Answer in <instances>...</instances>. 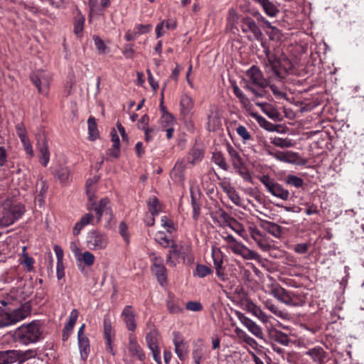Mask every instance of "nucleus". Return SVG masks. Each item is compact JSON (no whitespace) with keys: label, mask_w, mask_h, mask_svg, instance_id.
<instances>
[{"label":"nucleus","mask_w":364,"mask_h":364,"mask_svg":"<svg viewBox=\"0 0 364 364\" xmlns=\"http://www.w3.org/2000/svg\"><path fill=\"white\" fill-rule=\"evenodd\" d=\"M228 226L230 227L232 230H234L243 238H245L247 237V233L245 230L244 229L243 225L240 222H238L235 218H233V220Z\"/></svg>","instance_id":"37998d69"},{"label":"nucleus","mask_w":364,"mask_h":364,"mask_svg":"<svg viewBox=\"0 0 364 364\" xmlns=\"http://www.w3.org/2000/svg\"><path fill=\"white\" fill-rule=\"evenodd\" d=\"M129 350L133 356H135L140 360H144L145 358V355L143 353L142 349L138 345L137 343H130L129 346Z\"/></svg>","instance_id":"c03bdc74"},{"label":"nucleus","mask_w":364,"mask_h":364,"mask_svg":"<svg viewBox=\"0 0 364 364\" xmlns=\"http://www.w3.org/2000/svg\"><path fill=\"white\" fill-rule=\"evenodd\" d=\"M161 225L166 229V231L169 233H172L176 231L174 223L172 220H170L167 216H163L161 219Z\"/></svg>","instance_id":"6e6d98bb"},{"label":"nucleus","mask_w":364,"mask_h":364,"mask_svg":"<svg viewBox=\"0 0 364 364\" xmlns=\"http://www.w3.org/2000/svg\"><path fill=\"white\" fill-rule=\"evenodd\" d=\"M31 301H26L14 310V315L16 316V320L20 321L31 314Z\"/></svg>","instance_id":"6ab92c4d"},{"label":"nucleus","mask_w":364,"mask_h":364,"mask_svg":"<svg viewBox=\"0 0 364 364\" xmlns=\"http://www.w3.org/2000/svg\"><path fill=\"white\" fill-rule=\"evenodd\" d=\"M26 336L28 341H38L41 338V332L38 321H32L26 327Z\"/></svg>","instance_id":"4468645a"},{"label":"nucleus","mask_w":364,"mask_h":364,"mask_svg":"<svg viewBox=\"0 0 364 364\" xmlns=\"http://www.w3.org/2000/svg\"><path fill=\"white\" fill-rule=\"evenodd\" d=\"M103 328L105 339L106 341H112L114 336V333L112 326L110 315L109 314H107L104 316Z\"/></svg>","instance_id":"b1692460"},{"label":"nucleus","mask_w":364,"mask_h":364,"mask_svg":"<svg viewBox=\"0 0 364 364\" xmlns=\"http://www.w3.org/2000/svg\"><path fill=\"white\" fill-rule=\"evenodd\" d=\"M54 176L60 183L65 184L70 181V171L67 166H59L55 170Z\"/></svg>","instance_id":"393cba45"},{"label":"nucleus","mask_w":364,"mask_h":364,"mask_svg":"<svg viewBox=\"0 0 364 364\" xmlns=\"http://www.w3.org/2000/svg\"><path fill=\"white\" fill-rule=\"evenodd\" d=\"M47 190L48 186L46 185V181H42L41 182V189L35 197V200L38 203L40 206L44 203V198L46 197Z\"/></svg>","instance_id":"09e8293b"},{"label":"nucleus","mask_w":364,"mask_h":364,"mask_svg":"<svg viewBox=\"0 0 364 364\" xmlns=\"http://www.w3.org/2000/svg\"><path fill=\"white\" fill-rule=\"evenodd\" d=\"M119 231L121 236L128 243L129 242V235L128 233V227L125 222L122 221L119 225Z\"/></svg>","instance_id":"e2e57ef3"},{"label":"nucleus","mask_w":364,"mask_h":364,"mask_svg":"<svg viewBox=\"0 0 364 364\" xmlns=\"http://www.w3.org/2000/svg\"><path fill=\"white\" fill-rule=\"evenodd\" d=\"M232 90L234 95L239 99L240 102L244 108H247L251 105L250 100L236 84L232 85Z\"/></svg>","instance_id":"473e14b6"},{"label":"nucleus","mask_w":364,"mask_h":364,"mask_svg":"<svg viewBox=\"0 0 364 364\" xmlns=\"http://www.w3.org/2000/svg\"><path fill=\"white\" fill-rule=\"evenodd\" d=\"M212 257L217 277L222 281H225L228 278L225 267L223 266V260L221 251L219 249H213Z\"/></svg>","instance_id":"9b49d317"},{"label":"nucleus","mask_w":364,"mask_h":364,"mask_svg":"<svg viewBox=\"0 0 364 364\" xmlns=\"http://www.w3.org/2000/svg\"><path fill=\"white\" fill-rule=\"evenodd\" d=\"M166 306L169 312L171 314H178L183 310L182 307L178 303H175L173 299V296L171 294L168 295V300L166 301Z\"/></svg>","instance_id":"49530a36"},{"label":"nucleus","mask_w":364,"mask_h":364,"mask_svg":"<svg viewBox=\"0 0 364 364\" xmlns=\"http://www.w3.org/2000/svg\"><path fill=\"white\" fill-rule=\"evenodd\" d=\"M17 357L15 350L0 351V364H9L14 362Z\"/></svg>","instance_id":"c9c22d12"},{"label":"nucleus","mask_w":364,"mask_h":364,"mask_svg":"<svg viewBox=\"0 0 364 364\" xmlns=\"http://www.w3.org/2000/svg\"><path fill=\"white\" fill-rule=\"evenodd\" d=\"M212 272L213 270L209 267L204 264H197L194 275H197L200 278H204Z\"/></svg>","instance_id":"8fccbe9b"},{"label":"nucleus","mask_w":364,"mask_h":364,"mask_svg":"<svg viewBox=\"0 0 364 364\" xmlns=\"http://www.w3.org/2000/svg\"><path fill=\"white\" fill-rule=\"evenodd\" d=\"M106 154H107V156H109L110 158L118 159L120 156V146H114V145H112V146L111 148H109L107 150Z\"/></svg>","instance_id":"69168bd1"},{"label":"nucleus","mask_w":364,"mask_h":364,"mask_svg":"<svg viewBox=\"0 0 364 364\" xmlns=\"http://www.w3.org/2000/svg\"><path fill=\"white\" fill-rule=\"evenodd\" d=\"M246 79L244 80V89L253 95L252 98L255 101V98H263L267 95V88L268 87V77H264L263 73L257 65H252L245 73Z\"/></svg>","instance_id":"f257e3e1"},{"label":"nucleus","mask_w":364,"mask_h":364,"mask_svg":"<svg viewBox=\"0 0 364 364\" xmlns=\"http://www.w3.org/2000/svg\"><path fill=\"white\" fill-rule=\"evenodd\" d=\"M191 206L193 208V219L195 221H197L200 215V205L197 201L196 198L192 191L191 192Z\"/></svg>","instance_id":"a18cd8bd"},{"label":"nucleus","mask_w":364,"mask_h":364,"mask_svg":"<svg viewBox=\"0 0 364 364\" xmlns=\"http://www.w3.org/2000/svg\"><path fill=\"white\" fill-rule=\"evenodd\" d=\"M186 307L188 310L192 311H200L203 309V306L199 301H188L186 303Z\"/></svg>","instance_id":"774afa93"},{"label":"nucleus","mask_w":364,"mask_h":364,"mask_svg":"<svg viewBox=\"0 0 364 364\" xmlns=\"http://www.w3.org/2000/svg\"><path fill=\"white\" fill-rule=\"evenodd\" d=\"M93 40L98 53L100 54H105L107 52L108 48L105 46L102 39L98 36H94Z\"/></svg>","instance_id":"5fc2aeb1"},{"label":"nucleus","mask_w":364,"mask_h":364,"mask_svg":"<svg viewBox=\"0 0 364 364\" xmlns=\"http://www.w3.org/2000/svg\"><path fill=\"white\" fill-rule=\"evenodd\" d=\"M265 306L274 314L282 318H285L288 316V314L287 312L279 310L277 306H276L274 304H273L272 302L269 301L266 302Z\"/></svg>","instance_id":"3c124183"},{"label":"nucleus","mask_w":364,"mask_h":364,"mask_svg":"<svg viewBox=\"0 0 364 364\" xmlns=\"http://www.w3.org/2000/svg\"><path fill=\"white\" fill-rule=\"evenodd\" d=\"M203 157L204 151L200 148L194 146L188 151L187 161L189 164L195 165L201 161Z\"/></svg>","instance_id":"aec40b11"},{"label":"nucleus","mask_w":364,"mask_h":364,"mask_svg":"<svg viewBox=\"0 0 364 364\" xmlns=\"http://www.w3.org/2000/svg\"><path fill=\"white\" fill-rule=\"evenodd\" d=\"M292 63L288 58H282L277 65L276 69H273L272 71L274 75L275 80L279 82H283V80L292 69Z\"/></svg>","instance_id":"9d476101"},{"label":"nucleus","mask_w":364,"mask_h":364,"mask_svg":"<svg viewBox=\"0 0 364 364\" xmlns=\"http://www.w3.org/2000/svg\"><path fill=\"white\" fill-rule=\"evenodd\" d=\"M88 125V139L90 141H95L100 137V132L97 129L96 119L94 117L90 116L87 120Z\"/></svg>","instance_id":"a878e982"},{"label":"nucleus","mask_w":364,"mask_h":364,"mask_svg":"<svg viewBox=\"0 0 364 364\" xmlns=\"http://www.w3.org/2000/svg\"><path fill=\"white\" fill-rule=\"evenodd\" d=\"M212 161L224 171H228L229 166L221 151H215L212 155Z\"/></svg>","instance_id":"cd10ccee"},{"label":"nucleus","mask_w":364,"mask_h":364,"mask_svg":"<svg viewBox=\"0 0 364 364\" xmlns=\"http://www.w3.org/2000/svg\"><path fill=\"white\" fill-rule=\"evenodd\" d=\"M149 348L151 350L154 360L159 364H161L160 350L157 343H147Z\"/></svg>","instance_id":"864d4df0"},{"label":"nucleus","mask_w":364,"mask_h":364,"mask_svg":"<svg viewBox=\"0 0 364 364\" xmlns=\"http://www.w3.org/2000/svg\"><path fill=\"white\" fill-rule=\"evenodd\" d=\"M240 23L241 30L243 33H247L251 32L257 41L262 40L263 33L252 18L250 16L243 17Z\"/></svg>","instance_id":"6e6552de"},{"label":"nucleus","mask_w":364,"mask_h":364,"mask_svg":"<svg viewBox=\"0 0 364 364\" xmlns=\"http://www.w3.org/2000/svg\"><path fill=\"white\" fill-rule=\"evenodd\" d=\"M108 243V239L105 234L99 231H91L87 237V245L93 250L105 249Z\"/></svg>","instance_id":"0eeeda50"},{"label":"nucleus","mask_w":364,"mask_h":364,"mask_svg":"<svg viewBox=\"0 0 364 364\" xmlns=\"http://www.w3.org/2000/svg\"><path fill=\"white\" fill-rule=\"evenodd\" d=\"M254 1L258 3L262 7L265 14L270 17L276 16L277 14L279 12V10L277 8V6L269 0Z\"/></svg>","instance_id":"a211bd4d"},{"label":"nucleus","mask_w":364,"mask_h":364,"mask_svg":"<svg viewBox=\"0 0 364 364\" xmlns=\"http://www.w3.org/2000/svg\"><path fill=\"white\" fill-rule=\"evenodd\" d=\"M274 296L281 302L292 306L302 305L304 302L302 296L294 291H287L282 287L273 291Z\"/></svg>","instance_id":"39448f33"},{"label":"nucleus","mask_w":364,"mask_h":364,"mask_svg":"<svg viewBox=\"0 0 364 364\" xmlns=\"http://www.w3.org/2000/svg\"><path fill=\"white\" fill-rule=\"evenodd\" d=\"M148 210L152 216L159 215L161 211V203L159 200L156 196H151L149 198L147 202Z\"/></svg>","instance_id":"bb28decb"},{"label":"nucleus","mask_w":364,"mask_h":364,"mask_svg":"<svg viewBox=\"0 0 364 364\" xmlns=\"http://www.w3.org/2000/svg\"><path fill=\"white\" fill-rule=\"evenodd\" d=\"M255 105L259 107L262 111L265 113L269 118L275 119L277 118L278 113L272 107L271 105L266 102H255Z\"/></svg>","instance_id":"c756f323"},{"label":"nucleus","mask_w":364,"mask_h":364,"mask_svg":"<svg viewBox=\"0 0 364 364\" xmlns=\"http://www.w3.org/2000/svg\"><path fill=\"white\" fill-rule=\"evenodd\" d=\"M236 132L237 134L243 139L244 141H247L252 139V136L247 131V128L243 125H240L237 127Z\"/></svg>","instance_id":"13d9d810"},{"label":"nucleus","mask_w":364,"mask_h":364,"mask_svg":"<svg viewBox=\"0 0 364 364\" xmlns=\"http://www.w3.org/2000/svg\"><path fill=\"white\" fill-rule=\"evenodd\" d=\"M223 191L228 195L229 198L232 203L238 205L240 202V197L235 191V188L232 186L223 187Z\"/></svg>","instance_id":"de8ad7c7"},{"label":"nucleus","mask_w":364,"mask_h":364,"mask_svg":"<svg viewBox=\"0 0 364 364\" xmlns=\"http://www.w3.org/2000/svg\"><path fill=\"white\" fill-rule=\"evenodd\" d=\"M176 122V119L172 114L161 115L159 123L161 129L172 127Z\"/></svg>","instance_id":"58836bf2"},{"label":"nucleus","mask_w":364,"mask_h":364,"mask_svg":"<svg viewBox=\"0 0 364 364\" xmlns=\"http://www.w3.org/2000/svg\"><path fill=\"white\" fill-rule=\"evenodd\" d=\"M36 146L39 152V162L43 166L46 167L50 161V151L48 141L44 134H38L37 136Z\"/></svg>","instance_id":"1a4fd4ad"},{"label":"nucleus","mask_w":364,"mask_h":364,"mask_svg":"<svg viewBox=\"0 0 364 364\" xmlns=\"http://www.w3.org/2000/svg\"><path fill=\"white\" fill-rule=\"evenodd\" d=\"M97 181L98 178L97 176H94L93 178H88L86 181V193L89 201H92L95 198V193L92 188V186L96 183Z\"/></svg>","instance_id":"79ce46f5"},{"label":"nucleus","mask_w":364,"mask_h":364,"mask_svg":"<svg viewBox=\"0 0 364 364\" xmlns=\"http://www.w3.org/2000/svg\"><path fill=\"white\" fill-rule=\"evenodd\" d=\"M30 80L36 87L39 93L48 92V85L46 79H42L39 75L31 73L30 75Z\"/></svg>","instance_id":"412c9836"},{"label":"nucleus","mask_w":364,"mask_h":364,"mask_svg":"<svg viewBox=\"0 0 364 364\" xmlns=\"http://www.w3.org/2000/svg\"><path fill=\"white\" fill-rule=\"evenodd\" d=\"M259 226L277 238L281 237L283 232V228L282 226L266 220L259 219Z\"/></svg>","instance_id":"f8f14e48"},{"label":"nucleus","mask_w":364,"mask_h":364,"mask_svg":"<svg viewBox=\"0 0 364 364\" xmlns=\"http://www.w3.org/2000/svg\"><path fill=\"white\" fill-rule=\"evenodd\" d=\"M252 116L255 118L259 126L267 131H274L276 125L268 122L264 117L257 114H253Z\"/></svg>","instance_id":"ea45409f"},{"label":"nucleus","mask_w":364,"mask_h":364,"mask_svg":"<svg viewBox=\"0 0 364 364\" xmlns=\"http://www.w3.org/2000/svg\"><path fill=\"white\" fill-rule=\"evenodd\" d=\"M284 181L287 186L296 188H301L304 184V180L301 177L292 174H288L284 178Z\"/></svg>","instance_id":"7c9ffc66"},{"label":"nucleus","mask_w":364,"mask_h":364,"mask_svg":"<svg viewBox=\"0 0 364 364\" xmlns=\"http://www.w3.org/2000/svg\"><path fill=\"white\" fill-rule=\"evenodd\" d=\"M122 316L126 323L127 328L129 331H133L136 327V315L132 309V306L129 305L125 306L122 312Z\"/></svg>","instance_id":"ddd939ff"},{"label":"nucleus","mask_w":364,"mask_h":364,"mask_svg":"<svg viewBox=\"0 0 364 364\" xmlns=\"http://www.w3.org/2000/svg\"><path fill=\"white\" fill-rule=\"evenodd\" d=\"M79 349L81 358L85 360L90 352L89 343H79Z\"/></svg>","instance_id":"052dcab7"},{"label":"nucleus","mask_w":364,"mask_h":364,"mask_svg":"<svg viewBox=\"0 0 364 364\" xmlns=\"http://www.w3.org/2000/svg\"><path fill=\"white\" fill-rule=\"evenodd\" d=\"M175 351L181 360H183L187 354L185 343H175Z\"/></svg>","instance_id":"4d7b16f0"},{"label":"nucleus","mask_w":364,"mask_h":364,"mask_svg":"<svg viewBox=\"0 0 364 364\" xmlns=\"http://www.w3.org/2000/svg\"><path fill=\"white\" fill-rule=\"evenodd\" d=\"M87 208L88 210H94L95 212L97 222L101 220L102 216L105 217L108 223L114 218L111 203L107 197L102 198L98 203L93 201V200L89 201L87 204Z\"/></svg>","instance_id":"7ed1b4c3"},{"label":"nucleus","mask_w":364,"mask_h":364,"mask_svg":"<svg viewBox=\"0 0 364 364\" xmlns=\"http://www.w3.org/2000/svg\"><path fill=\"white\" fill-rule=\"evenodd\" d=\"M232 251L240 255H245V252H247V247H246L245 245L236 242L234 245L231 247Z\"/></svg>","instance_id":"338daca9"},{"label":"nucleus","mask_w":364,"mask_h":364,"mask_svg":"<svg viewBox=\"0 0 364 364\" xmlns=\"http://www.w3.org/2000/svg\"><path fill=\"white\" fill-rule=\"evenodd\" d=\"M238 318L252 334L259 338H262V331L260 327L257 326L254 321H252L242 314H240L238 316Z\"/></svg>","instance_id":"2eb2a0df"},{"label":"nucleus","mask_w":364,"mask_h":364,"mask_svg":"<svg viewBox=\"0 0 364 364\" xmlns=\"http://www.w3.org/2000/svg\"><path fill=\"white\" fill-rule=\"evenodd\" d=\"M20 140L23 144L24 151H26V154H28L30 158L33 157L34 152H33V147H32V145L31 144V141H30L28 137L27 136V137L21 139Z\"/></svg>","instance_id":"bf43d9fd"},{"label":"nucleus","mask_w":364,"mask_h":364,"mask_svg":"<svg viewBox=\"0 0 364 364\" xmlns=\"http://www.w3.org/2000/svg\"><path fill=\"white\" fill-rule=\"evenodd\" d=\"M180 106L181 114L183 115L188 114L194 106L193 98L187 94H183L181 97Z\"/></svg>","instance_id":"4be33fe9"},{"label":"nucleus","mask_w":364,"mask_h":364,"mask_svg":"<svg viewBox=\"0 0 364 364\" xmlns=\"http://www.w3.org/2000/svg\"><path fill=\"white\" fill-rule=\"evenodd\" d=\"M248 310L252 312L255 316H257L262 322L265 323L268 321V317L264 312L254 303L250 302L247 304Z\"/></svg>","instance_id":"2f4dec72"},{"label":"nucleus","mask_w":364,"mask_h":364,"mask_svg":"<svg viewBox=\"0 0 364 364\" xmlns=\"http://www.w3.org/2000/svg\"><path fill=\"white\" fill-rule=\"evenodd\" d=\"M213 214L215 215L214 217L212 216L213 220L218 222L220 226H228L234 218L221 208H219Z\"/></svg>","instance_id":"dca6fc26"},{"label":"nucleus","mask_w":364,"mask_h":364,"mask_svg":"<svg viewBox=\"0 0 364 364\" xmlns=\"http://www.w3.org/2000/svg\"><path fill=\"white\" fill-rule=\"evenodd\" d=\"M269 154L280 161L297 166H304L307 163L306 159L301 157L298 153L291 151H277L274 153L269 152Z\"/></svg>","instance_id":"423d86ee"},{"label":"nucleus","mask_w":364,"mask_h":364,"mask_svg":"<svg viewBox=\"0 0 364 364\" xmlns=\"http://www.w3.org/2000/svg\"><path fill=\"white\" fill-rule=\"evenodd\" d=\"M94 220V216L90 213L85 214L80 220L75 223L73 228V233L74 235L80 234V231L87 225L91 224Z\"/></svg>","instance_id":"f3484780"},{"label":"nucleus","mask_w":364,"mask_h":364,"mask_svg":"<svg viewBox=\"0 0 364 364\" xmlns=\"http://www.w3.org/2000/svg\"><path fill=\"white\" fill-rule=\"evenodd\" d=\"M226 149L232 164L239 162L240 161L242 160L239 151L235 149L229 142L226 143Z\"/></svg>","instance_id":"a19ab883"},{"label":"nucleus","mask_w":364,"mask_h":364,"mask_svg":"<svg viewBox=\"0 0 364 364\" xmlns=\"http://www.w3.org/2000/svg\"><path fill=\"white\" fill-rule=\"evenodd\" d=\"M26 212L23 204L18 203L9 206H0V226L7 227L19 220Z\"/></svg>","instance_id":"f03ea898"},{"label":"nucleus","mask_w":364,"mask_h":364,"mask_svg":"<svg viewBox=\"0 0 364 364\" xmlns=\"http://www.w3.org/2000/svg\"><path fill=\"white\" fill-rule=\"evenodd\" d=\"M149 123V117L148 114H144L141 119L137 122V127L139 129H141L144 132L145 134V139H148V134L147 132H154L153 128H149L148 127Z\"/></svg>","instance_id":"72a5a7b5"},{"label":"nucleus","mask_w":364,"mask_h":364,"mask_svg":"<svg viewBox=\"0 0 364 364\" xmlns=\"http://www.w3.org/2000/svg\"><path fill=\"white\" fill-rule=\"evenodd\" d=\"M85 18V17L79 14L75 17L74 21V33L79 37L82 36Z\"/></svg>","instance_id":"e433bc0d"},{"label":"nucleus","mask_w":364,"mask_h":364,"mask_svg":"<svg viewBox=\"0 0 364 364\" xmlns=\"http://www.w3.org/2000/svg\"><path fill=\"white\" fill-rule=\"evenodd\" d=\"M18 322L16 316L14 315V311L11 313H5L0 318V327H5Z\"/></svg>","instance_id":"4c0bfd02"},{"label":"nucleus","mask_w":364,"mask_h":364,"mask_svg":"<svg viewBox=\"0 0 364 364\" xmlns=\"http://www.w3.org/2000/svg\"><path fill=\"white\" fill-rule=\"evenodd\" d=\"M81 259L85 262L87 266H91L95 262V256L89 251H85L82 255Z\"/></svg>","instance_id":"0e129e2a"},{"label":"nucleus","mask_w":364,"mask_h":364,"mask_svg":"<svg viewBox=\"0 0 364 364\" xmlns=\"http://www.w3.org/2000/svg\"><path fill=\"white\" fill-rule=\"evenodd\" d=\"M271 143L280 148H289L294 145L292 139L289 138L274 137L271 138Z\"/></svg>","instance_id":"f704fd0d"},{"label":"nucleus","mask_w":364,"mask_h":364,"mask_svg":"<svg viewBox=\"0 0 364 364\" xmlns=\"http://www.w3.org/2000/svg\"><path fill=\"white\" fill-rule=\"evenodd\" d=\"M306 353L311 356L314 360H320L325 356V352L321 347L310 349Z\"/></svg>","instance_id":"603ef678"},{"label":"nucleus","mask_w":364,"mask_h":364,"mask_svg":"<svg viewBox=\"0 0 364 364\" xmlns=\"http://www.w3.org/2000/svg\"><path fill=\"white\" fill-rule=\"evenodd\" d=\"M152 28V25L151 24H136L135 26H134V30L136 31L137 34L139 36V35H141V34H145V33H148L151 31Z\"/></svg>","instance_id":"680f3d73"},{"label":"nucleus","mask_w":364,"mask_h":364,"mask_svg":"<svg viewBox=\"0 0 364 364\" xmlns=\"http://www.w3.org/2000/svg\"><path fill=\"white\" fill-rule=\"evenodd\" d=\"M151 270L161 286L167 283V270L164 264L157 265L156 267H151Z\"/></svg>","instance_id":"5701e85b"},{"label":"nucleus","mask_w":364,"mask_h":364,"mask_svg":"<svg viewBox=\"0 0 364 364\" xmlns=\"http://www.w3.org/2000/svg\"><path fill=\"white\" fill-rule=\"evenodd\" d=\"M184 163L183 159H178L171 172L173 176L179 180H183V172L185 170Z\"/></svg>","instance_id":"c85d7f7f"},{"label":"nucleus","mask_w":364,"mask_h":364,"mask_svg":"<svg viewBox=\"0 0 364 364\" xmlns=\"http://www.w3.org/2000/svg\"><path fill=\"white\" fill-rule=\"evenodd\" d=\"M259 181L272 196L283 200H289V191L284 188L282 184L277 182L274 178L269 175H263L259 178Z\"/></svg>","instance_id":"20e7f679"}]
</instances>
